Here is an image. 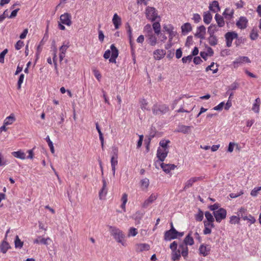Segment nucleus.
Returning <instances> with one entry per match:
<instances>
[{"label":"nucleus","instance_id":"obj_35","mask_svg":"<svg viewBox=\"0 0 261 261\" xmlns=\"http://www.w3.org/2000/svg\"><path fill=\"white\" fill-rule=\"evenodd\" d=\"M127 197L128 195L126 193H123L121 199V201L122 202L121 207L124 212H125L126 211L125 205L127 202Z\"/></svg>","mask_w":261,"mask_h":261},{"label":"nucleus","instance_id":"obj_54","mask_svg":"<svg viewBox=\"0 0 261 261\" xmlns=\"http://www.w3.org/2000/svg\"><path fill=\"white\" fill-rule=\"evenodd\" d=\"M92 72L96 79L98 81H100L101 78V75L100 72L96 68L92 69Z\"/></svg>","mask_w":261,"mask_h":261},{"label":"nucleus","instance_id":"obj_31","mask_svg":"<svg viewBox=\"0 0 261 261\" xmlns=\"http://www.w3.org/2000/svg\"><path fill=\"white\" fill-rule=\"evenodd\" d=\"M199 179V177H192L189 179L185 184L184 190H186L187 189L191 187L193 184Z\"/></svg>","mask_w":261,"mask_h":261},{"label":"nucleus","instance_id":"obj_1","mask_svg":"<svg viewBox=\"0 0 261 261\" xmlns=\"http://www.w3.org/2000/svg\"><path fill=\"white\" fill-rule=\"evenodd\" d=\"M109 230L111 235L114 237L117 242L121 244L124 246H126V243L124 241L125 236L122 230L116 227L112 226H109Z\"/></svg>","mask_w":261,"mask_h":261},{"label":"nucleus","instance_id":"obj_42","mask_svg":"<svg viewBox=\"0 0 261 261\" xmlns=\"http://www.w3.org/2000/svg\"><path fill=\"white\" fill-rule=\"evenodd\" d=\"M96 128L98 133V134H99V140L100 141V142H101V146L102 147H103V143H104V139H103V135L101 132V130L100 129V127L99 126V125L98 124V123H96Z\"/></svg>","mask_w":261,"mask_h":261},{"label":"nucleus","instance_id":"obj_24","mask_svg":"<svg viewBox=\"0 0 261 261\" xmlns=\"http://www.w3.org/2000/svg\"><path fill=\"white\" fill-rule=\"evenodd\" d=\"M147 38L148 43L151 46H155L157 43V38L155 35L152 33L150 34H147L146 35Z\"/></svg>","mask_w":261,"mask_h":261},{"label":"nucleus","instance_id":"obj_25","mask_svg":"<svg viewBox=\"0 0 261 261\" xmlns=\"http://www.w3.org/2000/svg\"><path fill=\"white\" fill-rule=\"evenodd\" d=\"M112 22L115 29H118L119 28L121 24V19L117 13L114 14L112 19Z\"/></svg>","mask_w":261,"mask_h":261},{"label":"nucleus","instance_id":"obj_9","mask_svg":"<svg viewBox=\"0 0 261 261\" xmlns=\"http://www.w3.org/2000/svg\"><path fill=\"white\" fill-rule=\"evenodd\" d=\"M238 35L235 32H229L225 34V38L226 40V46L228 47L232 45L233 39L237 38Z\"/></svg>","mask_w":261,"mask_h":261},{"label":"nucleus","instance_id":"obj_13","mask_svg":"<svg viewBox=\"0 0 261 261\" xmlns=\"http://www.w3.org/2000/svg\"><path fill=\"white\" fill-rule=\"evenodd\" d=\"M9 230L7 231L6 234H7ZM10 248L11 246L9 243L7 241V235H6L4 240L0 244V250L3 253H6Z\"/></svg>","mask_w":261,"mask_h":261},{"label":"nucleus","instance_id":"obj_43","mask_svg":"<svg viewBox=\"0 0 261 261\" xmlns=\"http://www.w3.org/2000/svg\"><path fill=\"white\" fill-rule=\"evenodd\" d=\"M205 217L206 219V221L214 223L215 218L214 217L213 214H212L210 212L207 211L205 213Z\"/></svg>","mask_w":261,"mask_h":261},{"label":"nucleus","instance_id":"obj_61","mask_svg":"<svg viewBox=\"0 0 261 261\" xmlns=\"http://www.w3.org/2000/svg\"><path fill=\"white\" fill-rule=\"evenodd\" d=\"M236 145L238 146V144L233 142H230L228 145L227 151L229 152H232L234 149V146Z\"/></svg>","mask_w":261,"mask_h":261},{"label":"nucleus","instance_id":"obj_10","mask_svg":"<svg viewBox=\"0 0 261 261\" xmlns=\"http://www.w3.org/2000/svg\"><path fill=\"white\" fill-rule=\"evenodd\" d=\"M60 22L67 26H70L72 24L71 15L70 13H64L62 14L60 17Z\"/></svg>","mask_w":261,"mask_h":261},{"label":"nucleus","instance_id":"obj_55","mask_svg":"<svg viewBox=\"0 0 261 261\" xmlns=\"http://www.w3.org/2000/svg\"><path fill=\"white\" fill-rule=\"evenodd\" d=\"M24 78V75L23 74H21L19 77L18 82H17V88L18 89H20L21 87V84L23 82V80Z\"/></svg>","mask_w":261,"mask_h":261},{"label":"nucleus","instance_id":"obj_8","mask_svg":"<svg viewBox=\"0 0 261 261\" xmlns=\"http://www.w3.org/2000/svg\"><path fill=\"white\" fill-rule=\"evenodd\" d=\"M251 61L248 57L246 56H240L232 62V65L233 68H237L245 63H249Z\"/></svg>","mask_w":261,"mask_h":261},{"label":"nucleus","instance_id":"obj_53","mask_svg":"<svg viewBox=\"0 0 261 261\" xmlns=\"http://www.w3.org/2000/svg\"><path fill=\"white\" fill-rule=\"evenodd\" d=\"M46 142L48 143V146L50 148V151L52 153H55V149H54L53 143L52 141L50 140L49 136H47L46 138Z\"/></svg>","mask_w":261,"mask_h":261},{"label":"nucleus","instance_id":"obj_59","mask_svg":"<svg viewBox=\"0 0 261 261\" xmlns=\"http://www.w3.org/2000/svg\"><path fill=\"white\" fill-rule=\"evenodd\" d=\"M192 19L195 23H198L200 21L201 18L199 14L195 13L194 14Z\"/></svg>","mask_w":261,"mask_h":261},{"label":"nucleus","instance_id":"obj_5","mask_svg":"<svg viewBox=\"0 0 261 261\" xmlns=\"http://www.w3.org/2000/svg\"><path fill=\"white\" fill-rule=\"evenodd\" d=\"M169 111L168 107L165 104L155 103L152 107V111L155 115H162Z\"/></svg>","mask_w":261,"mask_h":261},{"label":"nucleus","instance_id":"obj_28","mask_svg":"<svg viewBox=\"0 0 261 261\" xmlns=\"http://www.w3.org/2000/svg\"><path fill=\"white\" fill-rule=\"evenodd\" d=\"M194 243V240L192 237V232H190L185 238L184 243L181 244H185L187 246V245L191 246L193 245Z\"/></svg>","mask_w":261,"mask_h":261},{"label":"nucleus","instance_id":"obj_11","mask_svg":"<svg viewBox=\"0 0 261 261\" xmlns=\"http://www.w3.org/2000/svg\"><path fill=\"white\" fill-rule=\"evenodd\" d=\"M169 152V149L158 148L156 155L159 160L162 162L164 161Z\"/></svg>","mask_w":261,"mask_h":261},{"label":"nucleus","instance_id":"obj_26","mask_svg":"<svg viewBox=\"0 0 261 261\" xmlns=\"http://www.w3.org/2000/svg\"><path fill=\"white\" fill-rule=\"evenodd\" d=\"M16 121V118L15 115L13 113H11L9 116L7 117L4 121V123L5 125H9L12 124Z\"/></svg>","mask_w":261,"mask_h":261},{"label":"nucleus","instance_id":"obj_3","mask_svg":"<svg viewBox=\"0 0 261 261\" xmlns=\"http://www.w3.org/2000/svg\"><path fill=\"white\" fill-rule=\"evenodd\" d=\"M112 54L111 55V50L109 49L107 50L104 54L103 58L105 59H109V62L110 63H116V59L118 56L119 51L118 49L115 47L114 44H112L110 46Z\"/></svg>","mask_w":261,"mask_h":261},{"label":"nucleus","instance_id":"obj_18","mask_svg":"<svg viewBox=\"0 0 261 261\" xmlns=\"http://www.w3.org/2000/svg\"><path fill=\"white\" fill-rule=\"evenodd\" d=\"M150 249V246L146 243H139L135 245V250L137 252L148 251Z\"/></svg>","mask_w":261,"mask_h":261},{"label":"nucleus","instance_id":"obj_62","mask_svg":"<svg viewBox=\"0 0 261 261\" xmlns=\"http://www.w3.org/2000/svg\"><path fill=\"white\" fill-rule=\"evenodd\" d=\"M163 28L164 30L167 33L169 32L171 30L174 29L173 26L170 24L165 25Z\"/></svg>","mask_w":261,"mask_h":261},{"label":"nucleus","instance_id":"obj_51","mask_svg":"<svg viewBox=\"0 0 261 261\" xmlns=\"http://www.w3.org/2000/svg\"><path fill=\"white\" fill-rule=\"evenodd\" d=\"M149 185V180L148 178H145L141 180V186L142 188L147 189Z\"/></svg>","mask_w":261,"mask_h":261},{"label":"nucleus","instance_id":"obj_39","mask_svg":"<svg viewBox=\"0 0 261 261\" xmlns=\"http://www.w3.org/2000/svg\"><path fill=\"white\" fill-rule=\"evenodd\" d=\"M170 141L169 140H162L160 142V147L159 148L169 149V144Z\"/></svg>","mask_w":261,"mask_h":261},{"label":"nucleus","instance_id":"obj_57","mask_svg":"<svg viewBox=\"0 0 261 261\" xmlns=\"http://www.w3.org/2000/svg\"><path fill=\"white\" fill-rule=\"evenodd\" d=\"M7 53H8V49H5L0 54V63H4L5 56Z\"/></svg>","mask_w":261,"mask_h":261},{"label":"nucleus","instance_id":"obj_21","mask_svg":"<svg viewBox=\"0 0 261 261\" xmlns=\"http://www.w3.org/2000/svg\"><path fill=\"white\" fill-rule=\"evenodd\" d=\"M211 247L208 245L202 244L200 245L199 251L200 254L203 256H207L210 252Z\"/></svg>","mask_w":261,"mask_h":261},{"label":"nucleus","instance_id":"obj_27","mask_svg":"<svg viewBox=\"0 0 261 261\" xmlns=\"http://www.w3.org/2000/svg\"><path fill=\"white\" fill-rule=\"evenodd\" d=\"M48 241H51V239L47 237L46 239L43 238L39 236L37 239H35L34 240V244H39L41 243L44 245H48Z\"/></svg>","mask_w":261,"mask_h":261},{"label":"nucleus","instance_id":"obj_44","mask_svg":"<svg viewBox=\"0 0 261 261\" xmlns=\"http://www.w3.org/2000/svg\"><path fill=\"white\" fill-rule=\"evenodd\" d=\"M206 71H208V70H212L213 73H215L218 71V66L216 65V67L215 68V63L212 62L210 65L208 66L206 69Z\"/></svg>","mask_w":261,"mask_h":261},{"label":"nucleus","instance_id":"obj_60","mask_svg":"<svg viewBox=\"0 0 261 261\" xmlns=\"http://www.w3.org/2000/svg\"><path fill=\"white\" fill-rule=\"evenodd\" d=\"M192 59V56L190 55L187 57H184L182 58V61L184 63H189Z\"/></svg>","mask_w":261,"mask_h":261},{"label":"nucleus","instance_id":"obj_52","mask_svg":"<svg viewBox=\"0 0 261 261\" xmlns=\"http://www.w3.org/2000/svg\"><path fill=\"white\" fill-rule=\"evenodd\" d=\"M141 108L142 110H149L148 107V102L144 99L141 101Z\"/></svg>","mask_w":261,"mask_h":261},{"label":"nucleus","instance_id":"obj_19","mask_svg":"<svg viewBox=\"0 0 261 261\" xmlns=\"http://www.w3.org/2000/svg\"><path fill=\"white\" fill-rule=\"evenodd\" d=\"M160 166L163 170L166 173H169L171 170H174L176 167L174 164H167L163 162L160 164Z\"/></svg>","mask_w":261,"mask_h":261},{"label":"nucleus","instance_id":"obj_12","mask_svg":"<svg viewBox=\"0 0 261 261\" xmlns=\"http://www.w3.org/2000/svg\"><path fill=\"white\" fill-rule=\"evenodd\" d=\"M248 22V19L246 17L241 16L236 22V25L238 28L243 30L246 28Z\"/></svg>","mask_w":261,"mask_h":261},{"label":"nucleus","instance_id":"obj_41","mask_svg":"<svg viewBox=\"0 0 261 261\" xmlns=\"http://www.w3.org/2000/svg\"><path fill=\"white\" fill-rule=\"evenodd\" d=\"M152 28L154 33L157 35H159L161 32V25L159 22H155L152 24Z\"/></svg>","mask_w":261,"mask_h":261},{"label":"nucleus","instance_id":"obj_22","mask_svg":"<svg viewBox=\"0 0 261 261\" xmlns=\"http://www.w3.org/2000/svg\"><path fill=\"white\" fill-rule=\"evenodd\" d=\"M208 8L210 11L214 13H217L220 11L219 3L217 1H214L210 4Z\"/></svg>","mask_w":261,"mask_h":261},{"label":"nucleus","instance_id":"obj_30","mask_svg":"<svg viewBox=\"0 0 261 261\" xmlns=\"http://www.w3.org/2000/svg\"><path fill=\"white\" fill-rule=\"evenodd\" d=\"M182 33L184 35L187 34L192 30V27L190 23H184L181 27Z\"/></svg>","mask_w":261,"mask_h":261},{"label":"nucleus","instance_id":"obj_36","mask_svg":"<svg viewBox=\"0 0 261 261\" xmlns=\"http://www.w3.org/2000/svg\"><path fill=\"white\" fill-rule=\"evenodd\" d=\"M212 19V15L209 12H206L203 14V21L205 24H209Z\"/></svg>","mask_w":261,"mask_h":261},{"label":"nucleus","instance_id":"obj_15","mask_svg":"<svg viewBox=\"0 0 261 261\" xmlns=\"http://www.w3.org/2000/svg\"><path fill=\"white\" fill-rule=\"evenodd\" d=\"M234 11L230 8H226L223 13L224 17L227 20H231L233 18Z\"/></svg>","mask_w":261,"mask_h":261},{"label":"nucleus","instance_id":"obj_37","mask_svg":"<svg viewBox=\"0 0 261 261\" xmlns=\"http://www.w3.org/2000/svg\"><path fill=\"white\" fill-rule=\"evenodd\" d=\"M244 221H247L250 223V225L254 224L256 222L255 218L251 214H248L243 217L242 219Z\"/></svg>","mask_w":261,"mask_h":261},{"label":"nucleus","instance_id":"obj_7","mask_svg":"<svg viewBox=\"0 0 261 261\" xmlns=\"http://www.w3.org/2000/svg\"><path fill=\"white\" fill-rule=\"evenodd\" d=\"M213 215L216 221L218 223H220L222 220L226 218L227 212L226 210L223 208H219L217 211L213 212Z\"/></svg>","mask_w":261,"mask_h":261},{"label":"nucleus","instance_id":"obj_4","mask_svg":"<svg viewBox=\"0 0 261 261\" xmlns=\"http://www.w3.org/2000/svg\"><path fill=\"white\" fill-rule=\"evenodd\" d=\"M184 234V232H178L174 228H172L165 232L164 239L166 241H171L178 237H181Z\"/></svg>","mask_w":261,"mask_h":261},{"label":"nucleus","instance_id":"obj_46","mask_svg":"<svg viewBox=\"0 0 261 261\" xmlns=\"http://www.w3.org/2000/svg\"><path fill=\"white\" fill-rule=\"evenodd\" d=\"M15 247L16 248H21L22 247L23 242H22L19 238L18 236H16L15 239Z\"/></svg>","mask_w":261,"mask_h":261},{"label":"nucleus","instance_id":"obj_58","mask_svg":"<svg viewBox=\"0 0 261 261\" xmlns=\"http://www.w3.org/2000/svg\"><path fill=\"white\" fill-rule=\"evenodd\" d=\"M23 45H24L23 42L22 41L19 40L16 42V43L15 45V47L16 50H19L20 49H21L22 47V46Z\"/></svg>","mask_w":261,"mask_h":261},{"label":"nucleus","instance_id":"obj_56","mask_svg":"<svg viewBox=\"0 0 261 261\" xmlns=\"http://www.w3.org/2000/svg\"><path fill=\"white\" fill-rule=\"evenodd\" d=\"M53 62L55 65V68L57 70V49L55 48L53 53Z\"/></svg>","mask_w":261,"mask_h":261},{"label":"nucleus","instance_id":"obj_48","mask_svg":"<svg viewBox=\"0 0 261 261\" xmlns=\"http://www.w3.org/2000/svg\"><path fill=\"white\" fill-rule=\"evenodd\" d=\"M69 47V42H63L62 45L59 48L60 53H66V50Z\"/></svg>","mask_w":261,"mask_h":261},{"label":"nucleus","instance_id":"obj_45","mask_svg":"<svg viewBox=\"0 0 261 261\" xmlns=\"http://www.w3.org/2000/svg\"><path fill=\"white\" fill-rule=\"evenodd\" d=\"M217 31V27L215 25L211 24L208 28L207 32L210 35H214L215 33Z\"/></svg>","mask_w":261,"mask_h":261},{"label":"nucleus","instance_id":"obj_6","mask_svg":"<svg viewBox=\"0 0 261 261\" xmlns=\"http://www.w3.org/2000/svg\"><path fill=\"white\" fill-rule=\"evenodd\" d=\"M145 14L146 18L153 21L159 17L157 11L154 7H147L145 9Z\"/></svg>","mask_w":261,"mask_h":261},{"label":"nucleus","instance_id":"obj_23","mask_svg":"<svg viewBox=\"0 0 261 261\" xmlns=\"http://www.w3.org/2000/svg\"><path fill=\"white\" fill-rule=\"evenodd\" d=\"M157 196L154 194H152L148 199L145 200L142 204L143 207H148L151 203L156 199Z\"/></svg>","mask_w":261,"mask_h":261},{"label":"nucleus","instance_id":"obj_34","mask_svg":"<svg viewBox=\"0 0 261 261\" xmlns=\"http://www.w3.org/2000/svg\"><path fill=\"white\" fill-rule=\"evenodd\" d=\"M209 44L211 46H215L218 43V39L216 35H210L207 39Z\"/></svg>","mask_w":261,"mask_h":261},{"label":"nucleus","instance_id":"obj_20","mask_svg":"<svg viewBox=\"0 0 261 261\" xmlns=\"http://www.w3.org/2000/svg\"><path fill=\"white\" fill-rule=\"evenodd\" d=\"M111 164L112 166V170L113 171V175L114 176L115 175V172L116 170V166L118 165V155L115 154L111 157Z\"/></svg>","mask_w":261,"mask_h":261},{"label":"nucleus","instance_id":"obj_63","mask_svg":"<svg viewBox=\"0 0 261 261\" xmlns=\"http://www.w3.org/2000/svg\"><path fill=\"white\" fill-rule=\"evenodd\" d=\"M219 205L218 203H215L214 204L211 205L209 206V208L211 211H213V212L217 211L218 209H219Z\"/></svg>","mask_w":261,"mask_h":261},{"label":"nucleus","instance_id":"obj_2","mask_svg":"<svg viewBox=\"0 0 261 261\" xmlns=\"http://www.w3.org/2000/svg\"><path fill=\"white\" fill-rule=\"evenodd\" d=\"M181 255L184 258L187 257L188 255V248L185 244H180L179 246L178 249L172 251V260L176 261L178 260L180 258Z\"/></svg>","mask_w":261,"mask_h":261},{"label":"nucleus","instance_id":"obj_29","mask_svg":"<svg viewBox=\"0 0 261 261\" xmlns=\"http://www.w3.org/2000/svg\"><path fill=\"white\" fill-rule=\"evenodd\" d=\"M12 155L16 158L24 160L26 158L25 153L21 150L12 152Z\"/></svg>","mask_w":261,"mask_h":261},{"label":"nucleus","instance_id":"obj_64","mask_svg":"<svg viewBox=\"0 0 261 261\" xmlns=\"http://www.w3.org/2000/svg\"><path fill=\"white\" fill-rule=\"evenodd\" d=\"M144 31H146L147 34H150L153 33L151 25L149 24H146L144 27Z\"/></svg>","mask_w":261,"mask_h":261},{"label":"nucleus","instance_id":"obj_32","mask_svg":"<svg viewBox=\"0 0 261 261\" xmlns=\"http://www.w3.org/2000/svg\"><path fill=\"white\" fill-rule=\"evenodd\" d=\"M215 20L219 27H223L225 25V21L223 16L217 13L215 16Z\"/></svg>","mask_w":261,"mask_h":261},{"label":"nucleus","instance_id":"obj_33","mask_svg":"<svg viewBox=\"0 0 261 261\" xmlns=\"http://www.w3.org/2000/svg\"><path fill=\"white\" fill-rule=\"evenodd\" d=\"M191 128V127L189 126L181 125L178 126L177 131L183 134H188L190 132Z\"/></svg>","mask_w":261,"mask_h":261},{"label":"nucleus","instance_id":"obj_47","mask_svg":"<svg viewBox=\"0 0 261 261\" xmlns=\"http://www.w3.org/2000/svg\"><path fill=\"white\" fill-rule=\"evenodd\" d=\"M258 36L257 30L256 29H253L250 34V39L252 40H256Z\"/></svg>","mask_w":261,"mask_h":261},{"label":"nucleus","instance_id":"obj_17","mask_svg":"<svg viewBox=\"0 0 261 261\" xmlns=\"http://www.w3.org/2000/svg\"><path fill=\"white\" fill-rule=\"evenodd\" d=\"M102 187L99 192V197L100 199H104L107 194L108 189L107 188V183L105 179L102 180Z\"/></svg>","mask_w":261,"mask_h":261},{"label":"nucleus","instance_id":"obj_16","mask_svg":"<svg viewBox=\"0 0 261 261\" xmlns=\"http://www.w3.org/2000/svg\"><path fill=\"white\" fill-rule=\"evenodd\" d=\"M206 34V28L202 25L197 28L195 36L200 39H204Z\"/></svg>","mask_w":261,"mask_h":261},{"label":"nucleus","instance_id":"obj_50","mask_svg":"<svg viewBox=\"0 0 261 261\" xmlns=\"http://www.w3.org/2000/svg\"><path fill=\"white\" fill-rule=\"evenodd\" d=\"M138 230L134 227H130L128 230V237H135L138 234Z\"/></svg>","mask_w":261,"mask_h":261},{"label":"nucleus","instance_id":"obj_14","mask_svg":"<svg viewBox=\"0 0 261 261\" xmlns=\"http://www.w3.org/2000/svg\"><path fill=\"white\" fill-rule=\"evenodd\" d=\"M166 51L162 49H155L153 53V58L156 60H160L166 55Z\"/></svg>","mask_w":261,"mask_h":261},{"label":"nucleus","instance_id":"obj_38","mask_svg":"<svg viewBox=\"0 0 261 261\" xmlns=\"http://www.w3.org/2000/svg\"><path fill=\"white\" fill-rule=\"evenodd\" d=\"M240 222V217L238 216H231L229 218V223L231 224H239Z\"/></svg>","mask_w":261,"mask_h":261},{"label":"nucleus","instance_id":"obj_49","mask_svg":"<svg viewBox=\"0 0 261 261\" xmlns=\"http://www.w3.org/2000/svg\"><path fill=\"white\" fill-rule=\"evenodd\" d=\"M195 218L197 221L200 222L203 220V213L200 209L198 210V213L195 215Z\"/></svg>","mask_w":261,"mask_h":261},{"label":"nucleus","instance_id":"obj_40","mask_svg":"<svg viewBox=\"0 0 261 261\" xmlns=\"http://www.w3.org/2000/svg\"><path fill=\"white\" fill-rule=\"evenodd\" d=\"M247 210L246 208L244 207H241L238 210L237 214L239 217H241L242 219L243 218V217H245L247 215Z\"/></svg>","mask_w":261,"mask_h":261}]
</instances>
